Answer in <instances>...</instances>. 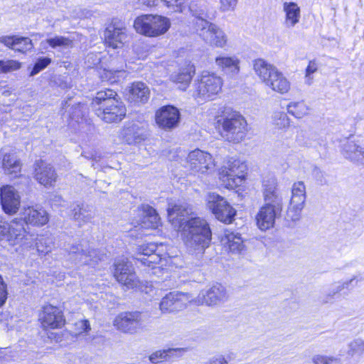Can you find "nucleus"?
Masks as SVG:
<instances>
[{
    "mask_svg": "<svg viewBox=\"0 0 364 364\" xmlns=\"http://www.w3.org/2000/svg\"><path fill=\"white\" fill-rule=\"evenodd\" d=\"M30 235L21 220L14 219L10 223L0 216V241L5 240L10 245L21 244L23 240H28Z\"/></svg>",
    "mask_w": 364,
    "mask_h": 364,
    "instance_id": "obj_11",
    "label": "nucleus"
},
{
    "mask_svg": "<svg viewBox=\"0 0 364 364\" xmlns=\"http://www.w3.org/2000/svg\"><path fill=\"white\" fill-rule=\"evenodd\" d=\"M208 364H228L227 360L223 356L213 358L208 362Z\"/></svg>",
    "mask_w": 364,
    "mask_h": 364,
    "instance_id": "obj_56",
    "label": "nucleus"
},
{
    "mask_svg": "<svg viewBox=\"0 0 364 364\" xmlns=\"http://www.w3.org/2000/svg\"><path fill=\"white\" fill-rule=\"evenodd\" d=\"M277 180L273 175H268L262 181V192L265 202L282 203V198L277 191Z\"/></svg>",
    "mask_w": 364,
    "mask_h": 364,
    "instance_id": "obj_30",
    "label": "nucleus"
},
{
    "mask_svg": "<svg viewBox=\"0 0 364 364\" xmlns=\"http://www.w3.org/2000/svg\"><path fill=\"white\" fill-rule=\"evenodd\" d=\"M36 246L38 252L46 255L52 250L53 240L51 237L40 236L36 239Z\"/></svg>",
    "mask_w": 364,
    "mask_h": 364,
    "instance_id": "obj_41",
    "label": "nucleus"
},
{
    "mask_svg": "<svg viewBox=\"0 0 364 364\" xmlns=\"http://www.w3.org/2000/svg\"><path fill=\"white\" fill-rule=\"evenodd\" d=\"M192 213V208L187 203L168 205V219L181 232L188 251L191 254L202 255L210 245L212 232L205 219L190 218Z\"/></svg>",
    "mask_w": 364,
    "mask_h": 364,
    "instance_id": "obj_1",
    "label": "nucleus"
},
{
    "mask_svg": "<svg viewBox=\"0 0 364 364\" xmlns=\"http://www.w3.org/2000/svg\"><path fill=\"white\" fill-rule=\"evenodd\" d=\"M288 112L297 119H301L308 114L309 107L304 101L292 102L287 105Z\"/></svg>",
    "mask_w": 364,
    "mask_h": 364,
    "instance_id": "obj_40",
    "label": "nucleus"
},
{
    "mask_svg": "<svg viewBox=\"0 0 364 364\" xmlns=\"http://www.w3.org/2000/svg\"><path fill=\"white\" fill-rule=\"evenodd\" d=\"M222 242L233 254H242L245 251V245L240 235L237 232L225 230Z\"/></svg>",
    "mask_w": 364,
    "mask_h": 364,
    "instance_id": "obj_34",
    "label": "nucleus"
},
{
    "mask_svg": "<svg viewBox=\"0 0 364 364\" xmlns=\"http://www.w3.org/2000/svg\"><path fill=\"white\" fill-rule=\"evenodd\" d=\"M341 151L346 159L364 164V146L360 140L348 139L342 144Z\"/></svg>",
    "mask_w": 364,
    "mask_h": 364,
    "instance_id": "obj_26",
    "label": "nucleus"
},
{
    "mask_svg": "<svg viewBox=\"0 0 364 364\" xmlns=\"http://www.w3.org/2000/svg\"><path fill=\"white\" fill-rule=\"evenodd\" d=\"M186 351V348H168L165 349L166 360H172L173 358L181 357L184 352Z\"/></svg>",
    "mask_w": 364,
    "mask_h": 364,
    "instance_id": "obj_51",
    "label": "nucleus"
},
{
    "mask_svg": "<svg viewBox=\"0 0 364 364\" xmlns=\"http://www.w3.org/2000/svg\"><path fill=\"white\" fill-rule=\"evenodd\" d=\"M39 320L44 328H60L65 324L62 311L53 305L43 306Z\"/></svg>",
    "mask_w": 364,
    "mask_h": 364,
    "instance_id": "obj_23",
    "label": "nucleus"
},
{
    "mask_svg": "<svg viewBox=\"0 0 364 364\" xmlns=\"http://www.w3.org/2000/svg\"><path fill=\"white\" fill-rule=\"evenodd\" d=\"M117 93L110 89L97 92L92 102L96 115L107 123L119 122L126 115V107L116 99Z\"/></svg>",
    "mask_w": 364,
    "mask_h": 364,
    "instance_id": "obj_3",
    "label": "nucleus"
},
{
    "mask_svg": "<svg viewBox=\"0 0 364 364\" xmlns=\"http://www.w3.org/2000/svg\"><path fill=\"white\" fill-rule=\"evenodd\" d=\"M247 170V167L244 161L230 158L219 171L220 181L226 188L234 189L242 183Z\"/></svg>",
    "mask_w": 364,
    "mask_h": 364,
    "instance_id": "obj_8",
    "label": "nucleus"
},
{
    "mask_svg": "<svg viewBox=\"0 0 364 364\" xmlns=\"http://www.w3.org/2000/svg\"><path fill=\"white\" fill-rule=\"evenodd\" d=\"M253 69L265 85L273 91L285 94L289 90L290 82L274 65L259 58L254 61Z\"/></svg>",
    "mask_w": 364,
    "mask_h": 364,
    "instance_id": "obj_5",
    "label": "nucleus"
},
{
    "mask_svg": "<svg viewBox=\"0 0 364 364\" xmlns=\"http://www.w3.org/2000/svg\"><path fill=\"white\" fill-rule=\"evenodd\" d=\"M46 43L58 51L70 49L74 46L73 39L63 36L55 35L47 38Z\"/></svg>",
    "mask_w": 364,
    "mask_h": 364,
    "instance_id": "obj_39",
    "label": "nucleus"
},
{
    "mask_svg": "<svg viewBox=\"0 0 364 364\" xmlns=\"http://www.w3.org/2000/svg\"><path fill=\"white\" fill-rule=\"evenodd\" d=\"M122 70L103 69L99 71V75L102 81H107L111 84L119 80Z\"/></svg>",
    "mask_w": 364,
    "mask_h": 364,
    "instance_id": "obj_42",
    "label": "nucleus"
},
{
    "mask_svg": "<svg viewBox=\"0 0 364 364\" xmlns=\"http://www.w3.org/2000/svg\"><path fill=\"white\" fill-rule=\"evenodd\" d=\"M69 259L76 264H93L102 259L97 250H88L82 244L73 245L68 250Z\"/></svg>",
    "mask_w": 364,
    "mask_h": 364,
    "instance_id": "obj_18",
    "label": "nucleus"
},
{
    "mask_svg": "<svg viewBox=\"0 0 364 364\" xmlns=\"http://www.w3.org/2000/svg\"><path fill=\"white\" fill-rule=\"evenodd\" d=\"M0 201L4 212L8 215H13L19 209L21 196L13 186H4L0 189Z\"/></svg>",
    "mask_w": 364,
    "mask_h": 364,
    "instance_id": "obj_20",
    "label": "nucleus"
},
{
    "mask_svg": "<svg viewBox=\"0 0 364 364\" xmlns=\"http://www.w3.org/2000/svg\"><path fill=\"white\" fill-rule=\"evenodd\" d=\"M21 63L16 60H0V72L8 73L13 70H17L20 68Z\"/></svg>",
    "mask_w": 364,
    "mask_h": 364,
    "instance_id": "obj_46",
    "label": "nucleus"
},
{
    "mask_svg": "<svg viewBox=\"0 0 364 364\" xmlns=\"http://www.w3.org/2000/svg\"><path fill=\"white\" fill-rule=\"evenodd\" d=\"M306 201V186L298 181L291 187V196L287 210V217L292 221L300 219Z\"/></svg>",
    "mask_w": 364,
    "mask_h": 364,
    "instance_id": "obj_14",
    "label": "nucleus"
},
{
    "mask_svg": "<svg viewBox=\"0 0 364 364\" xmlns=\"http://www.w3.org/2000/svg\"><path fill=\"white\" fill-rule=\"evenodd\" d=\"M355 277H353L349 280L345 282H338L333 284L328 291L323 294L321 297V301L324 304L332 303L336 298L338 297L339 293L345 289H348L349 286L355 280Z\"/></svg>",
    "mask_w": 364,
    "mask_h": 364,
    "instance_id": "obj_38",
    "label": "nucleus"
},
{
    "mask_svg": "<svg viewBox=\"0 0 364 364\" xmlns=\"http://www.w3.org/2000/svg\"><path fill=\"white\" fill-rule=\"evenodd\" d=\"M196 4H191L188 11L196 18V29L199 36L207 43L217 48H223L227 46L228 36L225 33L216 25L208 21L205 11L196 9Z\"/></svg>",
    "mask_w": 364,
    "mask_h": 364,
    "instance_id": "obj_4",
    "label": "nucleus"
},
{
    "mask_svg": "<svg viewBox=\"0 0 364 364\" xmlns=\"http://www.w3.org/2000/svg\"><path fill=\"white\" fill-rule=\"evenodd\" d=\"M164 6L173 12L183 13L186 11V0H160Z\"/></svg>",
    "mask_w": 364,
    "mask_h": 364,
    "instance_id": "obj_43",
    "label": "nucleus"
},
{
    "mask_svg": "<svg viewBox=\"0 0 364 364\" xmlns=\"http://www.w3.org/2000/svg\"><path fill=\"white\" fill-rule=\"evenodd\" d=\"M165 350H160L153 353L149 356V360L152 363H159L163 360H166Z\"/></svg>",
    "mask_w": 364,
    "mask_h": 364,
    "instance_id": "obj_53",
    "label": "nucleus"
},
{
    "mask_svg": "<svg viewBox=\"0 0 364 364\" xmlns=\"http://www.w3.org/2000/svg\"><path fill=\"white\" fill-rule=\"evenodd\" d=\"M105 42L107 47L113 49L123 46L127 38L126 28L119 23H112L105 31Z\"/></svg>",
    "mask_w": 364,
    "mask_h": 364,
    "instance_id": "obj_24",
    "label": "nucleus"
},
{
    "mask_svg": "<svg viewBox=\"0 0 364 364\" xmlns=\"http://www.w3.org/2000/svg\"><path fill=\"white\" fill-rule=\"evenodd\" d=\"M187 163L189 168L199 175L209 174L215 168L212 156L209 153L198 149L188 154Z\"/></svg>",
    "mask_w": 364,
    "mask_h": 364,
    "instance_id": "obj_13",
    "label": "nucleus"
},
{
    "mask_svg": "<svg viewBox=\"0 0 364 364\" xmlns=\"http://www.w3.org/2000/svg\"><path fill=\"white\" fill-rule=\"evenodd\" d=\"M24 245H28V242H25Z\"/></svg>",
    "mask_w": 364,
    "mask_h": 364,
    "instance_id": "obj_59",
    "label": "nucleus"
},
{
    "mask_svg": "<svg viewBox=\"0 0 364 364\" xmlns=\"http://www.w3.org/2000/svg\"><path fill=\"white\" fill-rule=\"evenodd\" d=\"M114 276L117 282L127 289H138L141 291L149 294L152 291L151 282H141L136 277L134 268L127 259L122 258L114 264Z\"/></svg>",
    "mask_w": 364,
    "mask_h": 364,
    "instance_id": "obj_7",
    "label": "nucleus"
},
{
    "mask_svg": "<svg viewBox=\"0 0 364 364\" xmlns=\"http://www.w3.org/2000/svg\"><path fill=\"white\" fill-rule=\"evenodd\" d=\"M143 213L144 216L141 223L144 228L156 229L160 225L161 218L154 208L148 205H144Z\"/></svg>",
    "mask_w": 364,
    "mask_h": 364,
    "instance_id": "obj_37",
    "label": "nucleus"
},
{
    "mask_svg": "<svg viewBox=\"0 0 364 364\" xmlns=\"http://www.w3.org/2000/svg\"><path fill=\"white\" fill-rule=\"evenodd\" d=\"M149 95V89L144 83L136 82L129 88L128 99L135 103L144 104L148 101Z\"/></svg>",
    "mask_w": 364,
    "mask_h": 364,
    "instance_id": "obj_32",
    "label": "nucleus"
},
{
    "mask_svg": "<svg viewBox=\"0 0 364 364\" xmlns=\"http://www.w3.org/2000/svg\"><path fill=\"white\" fill-rule=\"evenodd\" d=\"M121 135L129 144L139 143L147 136L146 124H132L124 127Z\"/></svg>",
    "mask_w": 364,
    "mask_h": 364,
    "instance_id": "obj_28",
    "label": "nucleus"
},
{
    "mask_svg": "<svg viewBox=\"0 0 364 364\" xmlns=\"http://www.w3.org/2000/svg\"><path fill=\"white\" fill-rule=\"evenodd\" d=\"M1 164L4 173L11 178H16L20 174L22 164L16 154H3Z\"/></svg>",
    "mask_w": 364,
    "mask_h": 364,
    "instance_id": "obj_31",
    "label": "nucleus"
},
{
    "mask_svg": "<svg viewBox=\"0 0 364 364\" xmlns=\"http://www.w3.org/2000/svg\"><path fill=\"white\" fill-rule=\"evenodd\" d=\"M223 78L216 73L203 71L193 84V97L198 102L214 99L222 90Z\"/></svg>",
    "mask_w": 364,
    "mask_h": 364,
    "instance_id": "obj_6",
    "label": "nucleus"
},
{
    "mask_svg": "<svg viewBox=\"0 0 364 364\" xmlns=\"http://www.w3.org/2000/svg\"><path fill=\"white\" fill-rule=\"evenodd\" d=\"M205 364H208V363H205Z\"/></svg>",
    "mask_w": 364,
    "mask_h": 364,
    "instance_id": "obj_60",
    "label": "nucleus"
},
{
    "mask_svg": "<svg viewBox=\"0 0 364 364\" xmlns=\"http://www.w3.org/2000/svg\"><path fill=\"white\" fill-rule=\"evenodd\" d=\"M0 43L9 48L21 53H26L33 48L32 41L28 37L4 36L0 37Z\"/></svg>",
    "mask_w": 364,
    "mask_h": 364,
    "instance_id": "obj_27",
    "label": "nucleus"
},
{
    "mask_svg": "<svg viewBox=\"0 0 364 364\" xmlns=\"http://www.w3.org/2000/svg\"><path fill=\"white\" fill-rule=\"evenodd\" d=\"M147 5L149 6H154L155 5L154 1H149V2L147 3Z\"/></svg>",
    "mask_w": 364,
    "mask_h": 364,
    "instance_id": "obj_58",
    "label": "nucleus"
},
{
    "mask_svg": "<svg viewBox=\"0 0 364 364\" xmlns=\"http://www.w3.org/2000/svg\"><path fill=\"white\" fill-rule=\"evenodd\" d=\"M282 208V203L265 202L256 215L258 228L261 230H266L272 228L275 219L280 216Z\"/></svg>",
    "mask_w": 364,
    "mask_h": 364,
    "instance_id": "obj_15",
    "label": "nucleus"
},
{
    "mask_svg": "<svg viewBox=\"0 0 364 364\" xmlns=\"http://www.w3.org/2000/svg\"><path fill=\"white\" fill-rule=\"evenodd\" d=\"M274 124L279 129H286L289 127L290 119L284 112H275L273 116Z\"/></svg>",
    "mask_w": 364,
    "mask_h": 364,
    "instance_id": "obj_44",
    "label": "nucleus"
},
{
    "mask_svg": "<svg viewBox=\"0 0 364 364\" xmlns=\"http://www.w3.org/2000/svg\"><path fill=\"white\" fill-rule=\"evenodd\" d=\"M82 156L87 158V159H92L94 160H96V157L94 156L93 154H89V155H86L85 154L82 153Z\"/></svg>",
    "mask_w": 364,
    "mask_h": 364,
    "instance_id": "obj_57",
    "label": "nucleus"
},
{
    "mask_svg": "<svg viewBox=\"0 0 364 364\" xmlns=\"http://www.w3.org/2000/svg\"><path fill=\"white\" fill-rule=\"evenodd\" d=\"M314 364H339V359L323 355H315L312 358Z\"/></svg>",
    "mask_w": 364,
    "mask_h": 364,
    "instance_id": "obj_49",
    "label": "nucleus"
},
{
    "mask_svg": "<svg viewBox=\"0 0 364 364\" xmlns=\"http://www.w3.org/2000/svg\"><path fill=\"white\" fill-rule=\"evenodd\" d=\"M323 140L316 134H311L306 137L302 144L306 148L318 149L323 145Z\"/></svg>",
    "mask_w": 364,
    "mask_h": 364,
    "instance_id": "obj_45",
    "label": "nucleus"
},
{
    "mask_svg": "<svg viewBox=\"0 0 364 364\" xmlns=\"http://www.w3.org/2000/svg\"><path fill=\"white\" fill-rule=\"evenodd\" d=\"M206 200L208 209L216 219L226 224L232 223L236 210L223 197L217 193H210L208 195Z\"/></svg>",
    "mask_w": 364,
    "mask_h": 364,
    "instance_id": "obj_10",
    "label": "nucleus"
},
{
    "mask_svg": "<svg viewBox=\"0 0 364 364\" xmlns=\"http://www.w3.org/2000/svg\"><path fill=\"white\" fill-rule=\"evenodd\" d=\"M179 110L171 105L160 108L155 115L158 126L165 130H170L176 127L180 121Z\"/></svg>",
    "mask_w": 364,
    "mask_h": 364,
    "instance_id": "obj_22",
    "label": "nucleus"
},
{
    "mask_svg": "<svg viewBox=\"0 0 364 364\" xmlns=\"http://www.w3.org/2000/svg\"><path fill=\"white\" fill-rule=\"evenodd\" d=\"M191 301L192 298L188 294L179 291L170 292L163 297L160 303V309L164 313L180 311Z\"/></svg>",
    "mask_w": 364,
    "mask_h": 364,
    "instance_id": "obj_21",
    "label": "nucleus"
},
{
    "mask_svg": "<svg viewBox=\"0 0 364 364\" xmlns=\"http://www.w3.org/2000/svg\"><path fill=\"white\" fill-rule=\"evenodd\" d=\"M318 70V64L316 60H311L306 69V83L311 85L312 83L313 77L311 75L316 73Z\"/></svg>",
    "mask_w": 364,
    "mask_h": 364,
    "instance_id": "obj_50",
    "label": "nucleus"
},
{
    "mask_svg": "<svg viewBox=\"0 0 364 364\" xmlns=\"http://www.w3.org/2000/svg\"><path fill=\"white\" fill-rule=\"evenodd\" d=\"M95 216V210L92 205L80 203L75 205L73 208V219L77 221L80 225L91 222Z\"/></svg>",
    "mask_w": 364,
    "mask_h": 364,
    "instance_id": "obj_33",
    "label": "nucleus"
},
{
    "mask_svg": "<svg viewBox=\"0 0 364 364\" xmlns=\"http://www.w3.org/2000/svg\"><path fill=\"white\" fill-rule=\"evenodd\" d=\"M143 315L139 311L123 312L114 321V326L120 331L135 333L143 326Z\"/></svg>",
    "mask_w": 364,
    "mask_h": 364,
    "instance_id": "obj_16",
    "label": "nucleus"
},
{
    "mask_svg": "<svg viewBox=\"0 0 364 364\" xmlns=\"http://www.w3.org/2000/svg\"><path fill=\"white\" fill-rule=\"evenodd\" d=\"M215 65L225 74L234 77L240 70V60L235 56L219 55L215 58Z\"/></svg>",
    "mask_w": 364,
    "mask_h": 364,
    "instance_id": "obj_29",
    "label": "nucleus"
},
{
    "mask_svg": "<svg viewBox=\"0 0 364 364\" xmlns=\"http://www.w3.org/2000/svg\"><path fill=\"white\" fill-rule=\"evenodd\" d=\"M171 26L168 18L159 15H144L137 17L134 23L136 31L149 37L164 34Z\"/></svg>",
    "mask_w": 364,
    "mask_h": 364,
    "instance_id": "obj_9",
    "label": "nucleus"
},
{
    "mask_svg": "<svg viewBox=\"0 0 364 364\" xmlns=\"http://www.w3.org/2000/svg\"><path fill=\"white\" fill-rule=\"evenodd\" d=\"M216 124L220 129V135L226 141L238 144L243 141L247 133V123L245 117L230 107H224L215 117Z\"/></svg>",
    "mask_w": 364,
    "mask_h": 364,
    "instance_id": "obj_2",
    "label": "nucleus"
},
{
    "mask_svg": "<svg viewBox=\"0 0 364 364\" xmlns=\"http://www.w3.org/2000/svg\"><path fill=\"white\" fill-rule=\"evenodd\" d=\"M195 71L194 65L189 64L186 68H182L178 74L172 77L173 81L178 85L180 90H186L191 82Z\"/></svg>",
    "mask_w": 364,
    "mask_h": 364,
    "instance_id": "obj_36",
    "label": "nucleus"
},
{
    "mask_svg": "<svg viewBox=\"0 0 364 364\" xmlns=\"http://www.w3.org/2000/svg\"><path fill=\"white\" fill-rule=\"evenodd\" d=\"M220 9L222 11H231L235 10L237 0H220Z\"/></svg>",
    "mask_w": 364,
    "mask_h": 364,
    "instance_id": "obj_52",
    "label": "nucleus"
},
{
    "mask_svg": "<svg viewBox=\"0 0 364 364\" xmlns=\"http://www.w3.org/2000/svg\"><path fill=\"white\" fill-rule=\"evenodd\" d=\"M34 178L41 185L46 188H50L54 186L58 175L50 164L39 160L34 164Z\"/></svg>",
    "mask_w": 364,
    "mask_h": 364,
    "instance_id": "obj_19",
    "label": "nucleus"
},
{
    "mask_svg": "<svg viewBox=\"0 0 364 364\" xmlns=\"http://www.w3.org/2000/svg\"><path fill=\"white\" fill-rule=\"evenodd\" d=\"M51 63V59L48 57L39 58L31 71L30 75L34 76L46 68Z\"/></svg>",
    "mask_w": 364,
    "mask_h": 364,
    "instance_id": "obj_47",
    "label": "nucleus"
},
{
    "mask_svg": "<svg viewBox=\"0 0 364 364\" xmlns=\"http://www.w3.org/2000/svg\"><path fill=\"white\" fill-rule=\"evenodd\" d=\"M229 297L226 288L217 283L208 289L201 291L196 299V303L198 305L218 307L226 303Z\"/></svg>",
    "mask_w": 364,
    "mask_h": 364,
    "instance_id": "obj_12",
    "label": "nucleus"
},
{
    "mask_svg": "<svg viewBox=\"0 0 364 364\" xmlns=\"http://www.w3.org/2000/svg\"><path fill=\"white\" fill-rule=\"evenodd\" d=\"M17 220H21L23 226V223L43 226L48 222L49 217L44 209L29 206L23 209L21 212V218Z\"/></svg>",
    "mask_w": 364,
    "mask_h": 364,
    "instance_id": "obj_25",
    "label": "nucleus"
},
{
    "mask_svg": "<svg viewBox=\"0 0 364 364\" xmlns=\"http://www.w3.org/2000/svg\"><path fill=\"white\" fill-rule=\"evenodd\" d=\"M283 11L285 13V25L292 28L299 22L301 17L300 7L295 2H284Z\"/></svg>",
    "mask_w": 364,
    "mask_h": 364,
    "instance_id": "obj_35",
    "label": "nucleus"
},
{
    "mask_svg": "<svg viewBox=\"0 0 364 364\" xmlns=\"http://www.w3.org/2000/svg\"><path fill=\"white\" fill-rule=\"evenodd\" d=\"M157 250V244L153 242L144 244L137 247L136 259L140 262L141 264L155 270L154 274L158 269L156 265L161 260V255Z\"/></svg>",
    "mask_w": 364,
    "mask_h": 364,
    "instance_id": "obj_17",
    "label": "nucleus"
},
{
    "mask_svg": "<svg viewBox=\"0 0 364 364\" xmlns=\"http://www.w3.org/2000/svg\"><path fill=\"white\" fill-rule=\"evenodd\" d=\"M364 353V341L356 339L349 344L348 354L353 356Z\"/></svg>",
    "mask_w": 364,
    "mask_h": 364,
    "instance_id": "obj_48",
    "label": "nucleus"
},
{
    "mask_svg": "<svg viewBox=\"0 0 364 364\" xmlns=\"http://www.w3.org/2000/svg\"><path fill=\"white\" fill-rule=\"evenodd\" d=\"M7 286L0 275V307H1L7 299Z\"/></svg>",
    "mask_w": 364,
    "mask_h": 364,
    "instance_id": "obj_54",
    "label": "nucleus"
},
{
    "mask_svg": "<svg viewBox=\"0 0 364 364\" xmlns=\"http://www.w3.org/2000/svg\"><path fill=\"white\" fill-rule=\"evenodd\" d=\"M79 333L88 332L90 330V326L88 320H80L75 323Z\"/></svg>",
    "mask_w": 364,
    "mask_h": 364,
    "instance_id": "obj_55",
    "label": "nucleus"
}]
</instances>
